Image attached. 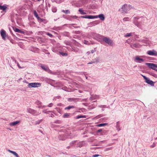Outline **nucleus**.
Instances as JSON below:
<instances>
[{"instance_id": "f257e3e1", "label": "nucleus", "mask_w": 157, "mask_h": 157, "mask_svg": "<svg viewBox=\"0 0 157 157\" xmlns=\"http://www.w3.org/2000/svg\"><path fill=\"white\" fill-rule=\"evenodd\" d=\"M133 18V23L139 28L142 27L143 23L144 20V17H135Z\"/></svg>"}, {"instance_id": "f03ea898", "label": "nucleus", "mask_w": 157, "mask_h": 157, "mask_svg": "<svg viewBox=\"0 0 157 157\" xmlns=\"http://www.w3.org/2000/svg\"><path fill=\"white\" fill-rule=\"evenodd\" d=\"M132 8V7L131 5L124 4L122 6L121 8L122 10V13H126L127 12L129 11Z\"/></svg>"}, {"instance_id": "7ed1b4c3", "label": "nucleus", "mask_w": 157, "mask_h": 157, "mask_svg": "<svg viewBox=\"0 0 157 157\" xmlns=\"http://www.w3.org/2000/svg\"><path fill=\"white\" fill-rule=\"evenodd\" d=\"M103 40L106 43L112 46L113 45V40L108 37H103Z\"/></svg>"}, {"instance_id": "20e7f679", "label": "nucleus", "mask_w": 157, "mask_h": 157, "mask_svg": "<svg viewBox=\"0 0 157 157\" xmlns=\"http://www.w3.org/2000/svg\"><path fill=\"white\" fill-rule=\"evenodd\" d=\"M41 84L39 83L34 82L28 84V87L29 88L32 87H40Z\"/></svg>"}, {"instance_id": "39448f33", "label": "nucleus", "mask_w": 157, "mask_h": 157, "mask_svg": "<svg viewBox=\"0 0 157 157\" xmlns=\"http://www.w3.org/2000/svg\"><path fill=\"white\" fill-rule=\"evenodd\" d=\"M27 110L28 112L35 116H37L40 114L37 113L35 110L31 109L30 108H28L27 109Z\"/></svg>"}, {"instance_id": "423d86ee", "label": "nucleus", "mask_w": 157, "mask_h": 157, "mask_svg": "<svg viewBox=\"0 0 157 157\" xmlns=\"http://www.w3.org/2000/svg\"><path fill=\"white\" fill-rule=\"evenodd\" d=\"M145 64L147 65L149 67L154 70L156 69V68H157V64L153 63H146Z\"/></svg>"}, {"instance_id": "0eeeda50", "label": "nucleus", "mask_w": 157, "mask_h": 157, "mask_svg": "<svg viewBox=\"0 0 157 157\" xmlns=\"http://www.w3.org/2000/svg\"><path fill=\"white\" fill-rule=\"evenodd\" d=\"M147 53L150 56H157V52L154 50H149L147 51Z\"/></svg>"}, {"instance_id": "6e6552de", "label": "nucleus", "mask_w": 157, "mask_h": 157, "mask_svg": "<svg viewBox=\"0 0 157 157\" xmlns=\"http://www.w3.org/2000/svg\"><path fill=\"white\" fill-rule=\"evenodd\" d=\"M144 60L138 56H136L135 57L134 61L136 63H141L144 62Z\"/></svg>"}, {"instance_id": "1a4fd4ad", "label": "nucleus", "mask_w": 157, "mask_h": 157, "mask_svg": "<svg viewBox=\"0 0 157 157\" xmlns=\"http://www.w3.org/2000/svg\"><path fill=\"white\" fill-rule=\"evenodd\" d=\"M0 33L2 38L4 40H6V32L3 29H2L1 30Z\"/></svg>"}, {"instance_id": "9d476101", "label": "nucleus", "mask_w": 157, "mask_h": 157, "mask_svg": "<svg viewBox=\"0 0 157 157\" xmlns=\"http://www.w3.org/2000/svg\"><path fill=\"white\" fill-rule=\"evenodd\" d=\"M98 17H99L101 21H104L105 19L104 15L102 14H100L97 16H94V18H97Z\"/></svg>"}, {"instance_id": "9b49d317", "label": "nucleus", "mask_w": 157, "mask_h": 157, "mask_svg": "<svg viewBox=\"0 0 157 157\" xmlns=\"http://www.w3.org/2000/svg\"><path fill=\"white\" fill-rule=\"evenodd\" d=\"M81 17L83 18L92 19L94 18V16H92V15H86L85 16H82Z\"/></svg>"}, {"instance_id": "f8f14e48", "label": "nucleus", "mask_w": 157, "mask_h": 157, "mask_svg": "<svg viewBox=\"0 0 157 157\" xmlns=\"http://www.w3.org/2000/svg\"><path fill=\"white\" fill-rule=\"evenodd\" d=\"M145 82L148 84H149L151 86H154V82L152 81L149 79L148 78H147Z\"/></svg>"}, {"instance_id": "ddd939ff", "label": "nucleus", "mask_w": 157, "mask_h": 157, "mask_svg": "<svg viewBox=\"0 0 157 157\" xmlns=\"http://www.w3.org/2000/svg\"><path fill=\"white\" fill-rule=\"evenodd\" d=\"M40 66L43 70L46 71H47L49 68L48 66L44 65L42 64H40Z\"/></svg>"}, {"instance_id": "4468645a", "label": "nucleus", "mask_w": 157, "mask_h": 157, "mask_svg": "<svg viewBox=\"0 0 157 157\" xmlns=\"http://www.w3.org/2000/svg\"><path fill=\"white\" fill-rule=\"evenodd\" d=\"M58 138L59 140H64L66 139L67 137L65 136L62 135H59L58 137Z\"/></svg>"}, {"instance_id": "2eb2a0df", "label": "nucleus", "mask_w": 157, "mask_h": 157, "mask_svg": "<svg viewBox=\"0 0 157 157\" xmlns=\"http://www.w3.org/2000/svg\"><path fill=\"white\" fill-rule=\"evenodd\" d=\"M7 151L10 153L12 154L16 157H19L18 154L16 152L11 151L9 149Z\"/></svg>"}, {"instance_id": "dca6fc26", "label": "nucleus", "mask_w": 157, "mask_h": 157, "mask_svg": "<svg viewBox=\"0 0 157 157\" xmlns=\"http://www.w3.org/2000/svg\"><path fill=\"white\" fill-rule=\"evenodd\" d=\"M13 29L15 32H17L18 33H21L23 34H25V33L24 32L22 31L21 30H20V29H18L17 28H15L14 29V28Z\"/></svg>"}, {"instance_id": "f3484780", "label": "nucleus", "mask_w": 157, "mask_h": 157, "mask_svg": "<svg viewBox=\"0 0 157 157\" xmlns=\"http://www.w3.org/2000/svg\"><path fill=\"white\" fill-rule=\"evenodd\" d=\"M19 121H16L15 122H12L10 123L9 125L11 126H14L20 123Z\"/></svg>"}, {"instance_id": "a211bd4d", "label": "nucleus", "mask_w": 157, "mask_h": 157, "mask_svg": "<svg viewBox=\"0 0 157 157\" xmlns=\"http://www.w3.org/2000/svg\"><path fill=\"white\" fill-rule=\"evenodd\" d=\"M139 46V44L137 43H135L130 45V47L134 49L135 48H138Z\"/></svg>"}, {"instance_id": "6ab92c4d", "label": "nucleus", "mask_w": 157, "mask_h": 157, "mask_svg": "<svg viewBox=\"0 0 157 157\" xmlns=\"http://www.w3.org/2000/svg\"><path fill=\"white\" fill-rule=\"evenodd\" d=\"M70 113H66L63 115V118H68L70 117Z\"/></svg>"}, {"instance_id": "aec40b11", "label": "nucleus", "mask_w": 157, "mask_h": 157, "mask_svg": "<svg viewBox=\"0 0 157 157\" xmlns=\"http://www.w3.org/2000/svg\"><path fill=\"white\" fill-rule=\"evenodd\" d=\"M75 108V107L74 106H71V105H70V106H69L67 107H65V108H64V109L65 110H69V109H72V108Z\"/></svg>"}, {"instance_id": "412c9836", "label": "nucleus", "mask_w": 157, "mask_h": 157, "mask_svg": "<svg viewBox=\"0 0 157 157\" xmlns=\"http://www.w3.org/2000/svg\"><path fill=\"white\" fill-rule=\"evenodd\" d=\"M7 8V7L6 6H1L0 5V10H2L3 11H5L6 9Z\"/></svg>"}, {"instance_id": "4be33fe9", "label": "nucleus", "mask_w": 157, "mask_h": 157, "mask_svg": "<svg viewBox=\"0 0 157 157\" xmlns=\"http://www.w3.org/2000/svg\"><path fill=\"white\" fill-rule=\"evenodd\" d=\"M78 11L81 14H85L86 13L84 12L83 10H82L81 8H80L78 10Z\"/></svg>"}, {"instance_id": "5701e85b", "label": "nucleus", "mask_w": 157, "mask_h": 157, "mask_svg": "<svg viewBox=\"0 0 157 157\" xmlns=\"http://www.w3.org/2000/svg\"><path fill=\"white\" fill-rule=\"evenodd\" d=\"M63 35L64 36L69 37L70 36V34L68 32H65L63 33Z\"/></svg>"}, {"instance_id": "b1692460", "label": "nucleus", "mask_w": 157, "mask_h": 157, "mask_svg": "<svg viewBox=\"0 0 157 157\" xmlns=\"http://www.w3.org/2000/svg\"><path fill=\"white\" fill-rule=\"evenodd\" d=\"M42 121V119H41V120H38L36 121L35 122V124L36 125V124H39Z\"/></svg>"}, {"instance_id": "393cba45", "label": "nucleus", "mask_w": 157, "mask_h": 157, "mask_svg": "<svg viewBox=\"0 0 157 157\" xmlns=\"http://www.w3.org/2000/svg\"><path fill=\"white\" fill-rule=\"evenodd\" d=\"M59 53L60 55L63 56H67V53H64L62 52H60Z\"/></svg>"}, {"instance_id": "a878e982", "label": "nucleus", "mask_w": 157, "mask_h": 157, "mask_svg": "<svg viewBox=\"0 0 157 157\" xmlns=\"http://www.w3.org/2000/svg\"><path fill=\"white\" fill-rule=\"evenodd\" d=\"M86 116L85 115H78L77 117L76 118L78 119L82 118H86Z\"/></svg>"}, {"instance_id": "bb28decb", "label": "nucleus", "mask_w": 157, "mask_h": 157, "mask_svg": "<svg viewBox=\"0 0 157 157\" xmlns=\"http://www.w3.org/2000/svg\"><path fill=\"white\" fill-rule=\"evenodd\" d=\"M42 112L44 113H51V112H52V113H53V111H46V110H43V111H42Z\"/></svg>"}, {"instance_id": "cd10ccee", "label": "nucleus", "mask_w": 157, "mask_h": 157, "mask_svg": "<svg viewBox=\"0 0 157 157\" xmlns=\"http://www.w3.org/2000/svg\"><path fill=\"white\" fill-rule=\"evenodd\" d=\"M78 49L77 48H72V51L75 52H78Z\"/></svg>"}, {"instance_id": "c85d7f7f", "label": "nucleus", "mask_w": 157, "mask_h": 157, "mask_svg": "<svg viewBox=\"0 0 157 157\" xmlns=\"http://www.w3.org/2000/svg\"><path fill=\"white\" fill-rule=\"evenodd\" d=\"M107 124V123H101L98 125V126L99 127H101L104 126Z\"/></svg>"}, {"instance_id": "c756f323", "label": "nucleus", "mask_w": 157, "mask_h": 157, "mask_svg": "<svg viewBox=\"0 0 157 157\" xmlns=\"http://www.w3.org/2000/svg\"><path fill=\"white\" fill-rule=\"evenodd\" d=\"M33 14H34V15L35 16V17L36 18H37V17H38V15L36 10H34V11Z\"/></svg>"}, {"instance_id": "7c9ffc66", "label": "nucleus", "mask_w": 157, "mask_h": 157, "mask_svg": "<svg viewBox=\"0 0 157 157\" xmlns=\"http://www.w3.org/2000/svg\"><path fill=\"white\" fill-rule=\"evenodd\" d=\"M132 33H128L126 34L124 36L125 37H129V36H132Z\"/></svg>"}, {"instance_id": "2f4dec72", "label": "nucleus", "mask_w": 157, "mask_h": 157, "mask_svg": "<svg viewBox=\"0 0 157 157\" xmlns=\"http://www.w3.org/2000/svg\"><path fill=\"white\" fill-rule=\"evenodd\" d=\"M95 60L96 61H95V63L98 62L99 61L100 58L99 57H97L95 59Z\"/></svg>"}, {"instance_id": "473e14b6", "label": "nucleus", "mask_w": 157, "mask_h": 157, "mask_svg": "<svg viewBox=\"0 0 157 157\" xmlns=\"http://www.w3.org/2000/svg\"><path fill=\"white\" fill-rule=\"evenodd\" d=\"M129 18L128 17H124L123 18V21H129Z\"/></svg>"}, {"instance_id": "72a5a7b5", "label": "nucleus", "mask_w": 157, "mask_h": 157, "mask_svg": "<svg viewBox=\"0 0 157 157\" xmlns=\"http://www.w3.org/2000/svg\"><path fill=\"white\" fill-rule=\"evenodd\" d=\"M76 141H72L70 143V145L71 146H72L73 145L75 144L76 143Z\"/></svg>"}, {"instance_id": "f704fd0d", "label": "nucleus", "mask_w": 157, "mask_h": 157, "mask_svg": "<svg viewBox=\"0 0 157 157\" xmlns=\"http://www.w3.org/2000/svg\"><path fill=\"white\" fill-rule=\"evenodd\" d=\"M64 43L66 44L67 45H70V42L67 41H64Z\"/></svg>"}, {"instance_id": "c9c22d12", "label": "nucleus", "mask_w": 157, "mask_h": 157, "mask_svg": "<svg viewBox=\"0 0 157 157\" xmlns=\"http://www.w3.org/2000/svg\"><path fill=\"white\" fill-rule=\"evenodd\" d=\"M119 122H117V125H116V127L117 128H118L119 127ZM117 130L119 131L120 130V129H118V128H117Z\"/></svg>"}, {"instance_id": "e433bc0d", "label": "nucleus", "mask_w": 157, "mask_h": 157, "mask_svg": "<svg viewBox=\"0 0 157 157\" xmlns=\"http://www.w3.org/2000/svg\"><path fill=\"white\" fill-rule=\"evenodd\" d=\"M48 72V73L51 74H53L54 73L52 72V71L50 70L49 68H48V70H47V71Z\"/></svg>"}, {"instance_id": "4c0bfd02", "label": "nucleus", "mask_w": 157, "mask_h": 157, "mask_svg": "<svg viewBox=\"0 0 157 157\" xmlns=\"http://www.w3.org/2000/svg\"><path fill=\"white\" fill-rule=\"evenodd\" d=\"M54 123L56 124H60L61 123V121L59 120H56L55 121Z\"/></svg>"}, {"instance_id": "58836bf2", "label": "nucleus", "mask_w": 157, "mask_h": 157, "mask_svg": "<svg viewBox=\"0 0 157 157\" xmlns=\"http://www.w3.org/2000/svg\"><path fill=\"white\" fill-rule=\"evenodd\" d=\"M84 43L85 44H89V42L85 40H84L83 41Z\"/></svg>"}, {"instance_id": "ea45409f", "label": "nucleus", "mask_w": 157, "mask_h": 157, "mask_svg": "<svg viewBox=\"0 0 157 157\" xmlns=\"http://www.w3.org/2000/svg\"><path fill=\"white\" fill-rule=\"evenodd\" d=\"M46 34L51 37H52L53 36V35L49 33H46Z\"/></svg>"}, {"instance_id": "a19ab883", "label": "nucleus", "mask_w": 157, "mask_h": 157, "mask_svg": "<svg viewBox=\"0 0 157 157\" xmlns=\"http://www.w3.org/2000/svg\"><path fill=\"white\" fill-rule=\"evenodd\" d=\"M65 13L66 14H69V13H70V11L69 10H65Z\"/></svg>"}, {"instance_id": "79ce46f5", "label": "nucleus", "mask_w": 157, "mask_h": 157, "mask_svg": "<svg viewBox=\"0 0 157 157\" xmlns=\"http://www.w3.org/2000/svg\"><path fill=\"white\" fill-rule=\"evenodd\" d=\"M53 105V104L52 103H51L49 104L48 105V107H51Z\"/></svg>"}, {"instance_id": "37998d69", "label": "nucleus", "mask_w": 157, "mask_h": 157, "mask_svg": "<svg viewBox=\"0 0 157 157\" xmlns=\"http://www.w3.org/2000/svg\"><path fill=\"white\" fill-rule=\"evenodd\" d=\"M52 11L53 12H56V8H54L52 9Z\"/></svg>"}, {"instance_id": "c03bdc74", "label": "nucleus", "mask_w": 157, "mask_h": 157, "mask_svg": "<svg viewBox=\"0 0 157 157\" xmlns=\"http://www.w3.org/2000/svg\"><path fill=\"white\" fill-rule=\"evenodd\" d=\"M105 105H100L98 106V107L100 108H105Z\"/></svg>"}, {"instance_id": "a18cd8bd", "label": "nucleus", "mask_w": 157, "mask_h": 157, "mask_svg": "<svg viewBox=\"0 0 157 157\" xmlns=\"http://www.w3.org/2000/svg\"><path fill=\"white\" fill-rule=\"evenodd\" d=\"M95 51H96V49H95V48H94V50H92L91 51V53H93Z\"/></svg>"}, {"instance_id": "49530a36", "label": "nucleus", "mask_w": 157, "mask_h": 157, "mask_svg": "<svg viewBox=\"0 0 157 157\" xmlns=\"http://www.w3.org/2000/svg\"><path fill=\"white\" fill-rule=\"evenodd\" d=\"M56 109L57 110V111L59 113H60V111L61 110H60V109L58 108H56Z\"/></svg>"}, {"instance_id": "de8ad7c7", "label": "nucleus", "mask_w": 157, "mask_h": 157, "mask_svg": "<svg viewBox=\"0 0 157 157\" xmlns=\"http://www.w3.org/2000/svg\"><path fill=\"white\" fill-rule=\"evenodd\" d=\"M36 103L37 105H40L41 104V102L40 101H37Z\"/></svg>"}, {"instance_id": "09e8293b", "label": "nucleus", "mask_w": 157, "mask_h": 157, "mask_svg": "<svg viewBox=\"0 0 157 157\" xmlns=\"http://www.w3.org/2000/svg\"><path fill=\"white\" fill-rule=\"evenodd\" d=\"M74 100V99L73 98H69L68 99V101H72Z\"/></svg>"}, {"instance_id": "8fccbe9b", "label": "nucleus", "mask_w": 157, "mask_h": 157, "mask_svg": "<svg viewBox=\"0 0 157 157\" xmlns=\"http://www.w3.org/2000/svg\"><path fill=\"white\" fill-rule=\"evenodd\" d=\"M99 156V155L96 154L93 155V157H97Z\"/></svg>"}, {"instance_id": "3c124183", "label": "nucleus", "mask_w": 157, "mask_h": 157, "mask_svg": "<svg viewBox=\"0 0 157 157\" xmlns=\"http://www.w3.org/2000/svg\"><path fill=\"white\" fill-rule=\"evenodd\" d=\"M155 146V144H153L152 145L150 146V147L151 148H153Z\"/></svg>"}, {"instance_id": "603ef678", "label": "nucleus", "mask_w": 157, "mask_h": 157, "mask_svg": "<svg viewBox=\"0 0 157 157\" xmlns=\"http://www.w3.org/2000/svg\"><path fill=\"white\" fill-rule=\"evenodd\" d=\"M102 131V130L101 129H99L97 130V132L98 133V132H101Z\"/></svg>"}, {"instance_id": "864d4df0", "label": "nucleus", "mask_w": 157, "mask_h": 157, "mask_svg": "<svg viewBox=\"0 0 157 157\" xmlns=\"http://www.w3.org/2000/svg\"><path fill=\"white\" fill-rule=\"evenodd\" d=\"M144 78L145 79V80H146L148 78L146 77L145 76H144L143 75H142Z\"/></svg>"}, {"instance_id": "5fc2aeb1", "label": "nucleus", "mask_w": 157, "mask_h": 157, "mask_svg": "<svg viewBox=\"0 0 157 157\" xmlns=\"http://www.w3.org/2000/svg\"><path fill=\"white\" fill-rule=\"evenodd\" d=\"M44 107H45V106H39V108L43 109L44 108Z\"/></svg>"}, {"instance_id": "6e6d98bb", "label": "nucleus", "mask_w": 157, "mask_h": 157, "mask_svg": "<svg viewBox=\"0 0 157 157\" xmlns=\"http://www.w3.org/2000/svg\"><path fill=\"white\" fill-rule=\"evenodd\" d=\"M37 19H38V20H40V21H42V19H41V18H40L39 17V16H38V17H37Z\"/></svg>"}, {"instance_id": "4d7b16f0", "label": "nucleus", "mask_w": 157, "mask_h": 157, "mask_svg": "<svg viewBox=\"0 0 157 157\" xmlns=\"http://www.w3.org/2000/svg\"><path fill=\"white\" fill-rule=\"evenodd\" d=\"M37 19H38V20H40V21H42V19H41V18H40L39 17V16H38V17H37Z\"/></svg>"}, {"instance_id": "13d9d810", "label": "nucleus", "mask_w": 157, "mask_h": 157, "mask_svg": "<svg viewBox=\"0 0 157 157\" xmlns=\"http://www.w3.org/2000/svg\"><path fill=\"white\" fill-rule=\"evenodd\" d=\"M95 63V61L92 62L91 63H88V64H92L93 63Z\"/></svg>"}, {"instance_id": "bf43d9fd", "label": "nucleus", "mask_w": 157, "mask_h": 157, "mask_svg": "<svg viewBox=\"0 0 157 157\" xmlns=\"http://www.w3.org/2000/svg\"><path fill=\"white\" fill-rule=\"evenodd\" d=\"M54 116H55L53 114H51V116H50L51 117H54Z\"/></svg>"}, {"instance_id": "052dcab7", "label": "nucleus", "mask_w": 157, "mask_h": 157, "mask_svg": "<svg viewBox=\"0 0 157 157\" xmlns=\"http://www.w3.org/2000/svg\"><path fill=\"white\" fill-rule=\"evenodd\" d=\"M111 149V147H110V148H106L105 150L106 151H107L108 150H110Z\"/></svg>"}, {"instance_id": "680f3d73", "label": "nucleus", "mask_w": 157, "mask_h": 157, "mask_svg": "<svg viewBox=\"0 0 157 157\" xmlns=\"http://www.w3.org/2000/svg\"><path fill=\"white\" fill-rule=\"evenodd\" d=\"M17 66L19 68H21V67L20 66L19 64H18V63H17Z\"/></svg>"}, {"instance_id": "e2e57ef3", "label": "nucleus", "mask_w": 157, "mask_h": 157, "mask_svg": "<svg viewBox=\"0 0 157 157\" xmlns=\"http://www.w3.org/2000/svg\"><path fill=\"white\" fill-rule=\"evenodd\" d=\"M39 131L40 132H41V133H42L43 134V132L42 131H41L40 130H39Z\"/></svg>"}, {"instance_id": "0e129e2a", "label": "nucleus", "mask_w": 157, "mask_h": 157, "mask_svg": "<svg viewBox=\"0 0 157 157\" xmlns=\"http://www.w3.org/2000/svg\"><path fill=\"white\" fill-rule=\"evenodd\" d=\"M24 82L27 83H28V82H27V81H26V80H25L24 81Z\"/></svg>"}, {"instance_id": "69168bd1", "label": "nucleus", "mask_w": 157, "mask_h": 157, "mask_svg": "<svg viewBox=\"0 0 157 157\" xmlns=\"http://www.w3.org/2000/svg\"><path fill=\"white\" fill-rule=\"evenodd\" d=\"M70 146H67V148H68V149H69V148H70Z\"/></svg>"}, {"instance_id": "338daca9", "label": "nucleus", "mask_w": 157, "mask_h": 157, "mask_svg": "<svg viewBox=\"0 0 157 157\" xmlns=\"http://www.w3.org/2000/svg\"><path fill=\"white\" fill-rule=\"evenodd\" d=\"M62 12H64V13H65V10H63L62 11Z\"/></svg>"}, {"instance_id": "774afa93", "label": "nucleus", "mask_w": 157, "mask_h": 157, "mask_svg": "<svg viewBox=\"0 0 157 157\" xmlns=\"http://www.w3.org/2000/svg\"><path fill=\"white\" fill-rule=\"evenodd\" d=\"M154 70L156 71H157V69H155V70Z\"/></svg>"}]
</instances>
